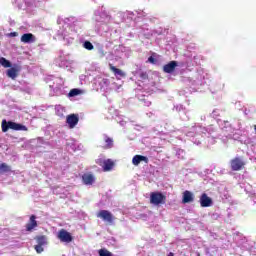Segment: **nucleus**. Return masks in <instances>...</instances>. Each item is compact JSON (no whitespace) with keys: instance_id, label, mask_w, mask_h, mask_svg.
Here are the masks:
<instances>
[{"instance_id":"nucleus-1","label":"nucleus","mask_w":256,"mask_h":256,"mask_svg":"<svg viewBox=\"0 0 256 256\" xmlns=\"http://www.w3.org/2000/svg\"><path fill=\"white\" fill-rule=\"evenodd\" d=\"M215 133H217V128L213 125H210L207 128L195 125L186 133V137H188L194 145H201L203 141H205V137L217 135Z\"/></svg>"},{"instance_id":"nucleus-2","label":"nucleus","mask_w":256,"mask_h":256,"mask_svg":"<svg viewBox=\"0 0 256 256\" xmlns=\"http://www.w3.org/2000/svg\"><path fill=\"white\" fill-rule=\"evenodd\" d=\"M131 57V49L123 45L114 47L107 55V61H119V59H129Z\"/></svg>"},{"instance_id":"nucleus-3","label":"nucleus","mask_w":256,"mask_h":256,"mask_svg":"<svg viewBox=\"0 0 256 256\" xmlns=\"http://www.w3.org/2000/svg\"><path fill=\"white\" fill-rule=\"evenodd\" d=\"M182 81L183 83H186V85H190L191 87H194V89H197V87H201V85L205 83V73L203 70H198L192 77H184Z\"/></svg>"},{"instance_id":"nucleus-4","label":"nucleus","mask_w":256,"mask_h":256,"mask_svg":"<svg viewBox=\"0 0 256 256\" xmlns=\"http://www.w3.org/2000/svg\"><path fill=\"white\" fill-rule=\"evenodd\" d=\"M9 129L13 131H27V126L19 123H15L13 121L3 120L2 121V131L3 133H7Z\"/></svg>"},{"instance_id":"nucleus-5","label":"nucleus","mask_w":256,"mask_h":256,"mask_svg":"<svg viewBox=\"0 0 256 256\" xmlns=\"http://www.w3.org/2000/svg\"><path fill=\"white\" fill-rule=\"evenodd\" d=\"M64 23L65 25H67V27H70V29H73V31H76V32H78L79 29L83 27V22H81V20L73 16L65 18Z\"/></svg>"},{"instance_id":"nucleus-6","label":"nucleus","mask_w":256,"mask_h":256,"mask_svg":"<svg viewBox=\"0 0 256 256\" xmlns=\"http://www.w3.org/2000/svg\"><path fill=\"white\" fill-rule=\"evenodd\" d=\"M63 85H65L63 78H54L53 84H50V89L53 90V95H62L63 94V90H62Z\"/></svg>"},{"instance_id":"nucleus-7","label":"nucleus","mask_w":256,"mask_h":256,"mask_svg":"<svg viewBox=\"0 0 256 256\" xmlns=\"http://www.w3.org/2000/svg\"><path fill=\"white\" fill-rule=\"evenodd\" d=\"M166 197L161 192H152L150 195V203L152 205H165Z\"/></svg>"},{"instance_id":"nucleus-8","label":"nucleus","mask_w":256,"mask_h":256,"mask_svg":"<svg viewBox=\"0 0 256 256\" xmlns=\"http://www.w3.org/2000/svg\"><path fill=\"white\" fill-rule=\"evenodd\" d=\"M97 217L99 219H103L106 223H109V225H113V221H115V216L109 210H101Z\"/></svg>"},{"instance_id":"nucleus-9","label":"nucleus","mask_w":256,"mask_h":256,"mask_svg":"<svg viewBox=\"0 0 256 256\" xmlns=\"http://www.w3.org/2000/svg\"><path fill=\"white\" fill-rule=\"evenodd\" d=\"M57 238L59 239V241H61V243H71V241H73V236H71V233H69L65 229H61L58 232Z\"/></svg>"},{"instance_id":"nucleus-10","label":"nucleus","mask_w":256,"mask_h":256,"mask_svg":"<svg viewBox=\"0 0 256 256\" xmlns=\"http://www.w3.org/2000/svg\"><path fill=\"white\" fill-rule=\"evenodd\" d=\"M174 111H177V113H179L180 119H182V121H189L190 117L189 115H187L189 111H187V109L182 104L175 105Z\"/></svg>"},{"instance_id":"nucleus-11","label":"nucleus","mask_w":256,"mask_h":256,"mask_svg":"<svg viewBox=\"0 0 256 256\" xmlns=\"http://www.w3.org/2000/svg\"><path fill=\"white\" fill-rule=\"evenodd\" d=\"M54 63L57 67H60L62 69L69 67V60L67 59V56L63 53H60L59 57L55 59Z\"/></svg>"},{"instance_id":"nucleus-12","label":"nucleus","mask_w":256,"mask_h":256,"mask_svg":"<svg viewBox=\"0 0 256 256\" xmlns=\"http://www.w3.org/2000/svg\"><path fill=\"white\" fill-rule=\"evenodd\" d=\"M66 123L68 124V127L70 129H75V127L77 126V123H79V115L77 114L68 115L66 118Z\"/></svg>"},{"instance_id":"nucleus-13","label":"nucleus","mask_w":256,"mask_h":256,"mask_svg":"<svg viewBox=\"0 0 256 256\" xmlns=\"http://www.w3.org/2000/svg\"><path fill=\"white\" fill-rule=\"evenodd\" d=\"M243 165H245V162H243V159L236 157L231 161V169L232 171H240L242 169Z\"/></svg>"},{"instance_id":"nucleus-14","label":"nucleus","mask_w":256,"mask_h":256,"mask_svg":"<svg viewBox=\"0 0 256 256\" xmlns=\"http://www.w3.org/2000/svg\"><path fill=\"white\" fill-rule=\"evenodd\" d=\"M200 205L201 207H211L213 205V199L207 196L206 193H203L200 197Z\"/></svg>"},{"instance_id":"nucleus-15","label":"nucleus","mask_w":256,"mask_h":256,"mask_svg":"<svg viewBox=\"0 0 256 256\" xmlns=\"http://www.w3.org/2000/svg\"><path fill=\"white\" fill-rule=\"evenodd\" d=\"M179 66V63L177 61H170L168 64L163 66L164 73H173L175 71V68Z\"/></svg>"},{"instance_id":"nucleus-16","label":"nucleus","mask_w":256,"mask_h":256,"mask_svg":"<svg viewBox=\"0 0 256 256\" xmlns=\"http://www.w3.org/2000/svg\"><path fill=\"white\" fill-rule=\"evenodd\" d=\"M194 200L195 196L193 195V192L189 190L184 191L182 203H193Z\"/></svg>"},{"instance_id":"nucleus-17","label":"nucleus","mask_w":256,"mask_h":256,"mask_svg":"<svg viewBox=\"0 0 256 256\" xmlns=\"http://www.w3.org/2000/svg\"><path fill=\"white\" fill-rule=\"evenodd\" d=\"M82 181L84 185H93V183H95V176L93 174L86 173L82 175Z\"/></svg>"},{"instance_id":"nucleus-18","label":"nucleus","mask_w":256,"mask_h":256,"mask_svg":"<svg viewBox=\"0 0 256 256\" xmlns=\"http://www.w3.org/2000/svg\"><path fill=\"white\" fill-rule=\"evenodd\" d=\"M141 35H143V37H145L146 39H151V37H153V35H155V30H151L149 28H147V26H143L141 28Z\"/></svg>"},{"instance_id":"nucleus-19","label":"nucleus","mask_w":256,"mask_h":256,"mask_svg":"<svg viewBox=\"0 0 256 256\" xmlns=\"http://www.w3.org/2000/svg\"><path fill=\"white\" fill-rule=\"evenodd\" d=\"M35 35L31 33H26L21 36V42L22 43H35Z\"/></svg>"},{"instance_id":"nucleus-20","label":"nucleus","mask_w":256,"mask_h":256,"mask_svg":"<svg viewBox=\"0 0 256 256\" xmlns=\"http://www.w3.org/2000/svg\"><path fill=\"white\" fill-rule=\"evenodd\" d=\"M96 49H97V53H98V56L100 57V59H103V58L107 59V56L109 55V52H107L105 50V47H103L102 44H98L96 46Z\"/></svg>"},{"instance_id":"nucleus-21","label":"nucleus","mask_w":256,"mask_h":256,"mask_svg":"<svg viewBox=\"0 0 256 256\" xmlns=\"http://www.w3.org/2000/svg\"><path fill=\"white\" fill-rule=\"evenodd\" d=\"M37 217L35 215H32L30 217V221L28 224H26V231H33L35 227H37Z\"/></svg>"},{"instance_id":"nucleus-22","label":"nucleus","mask_w":256,"mask_h":256,"mask_svg":"<svg viewBox=\"0 0 256 256\" xmlns=\"http://www.w3.org/2000/svg\"><path fill=\"white\" fill-rule=\"evenodd\" d=\"M96 83H98L100 89H107L109 87V79L98 77L96 78Z\"/></svg>"},{"instance_id":"nucleus-23","label":"nucleus","mask_w":256,"mask_h":256,"mask_svg":"<svg viewBox=\"0 0 256 256\" xmlns=\"http://www.w3.org/2000/svg\"><path fill=\"white\" fill-rule=\"evenodd\" d=\"M69 35L67 34V30H58V37H61V39H63V41H67L68 43H73V38L69 37L67 38Z\"/></svg>"},{"instance_id":"nucleus-24","label":"nucleus","mask_w":256,"mask_h":256,"mask_svg":"<svg viewBox=\"0 0 256 256\" xmlns=\"http://www.w3.org/2000/svg\"><path fill=\"white\" fill-rule=\"evenodd\" d=\"M135 77H137L138 79H140V81H147L148 79V75L147 72L143 71V70H138L135 71L134 73Z\"/></svg>"},{"instance_id":"nucleus-25","label":"nucleus","mask_w":256,"mask_h":256,"mask_svg":"<svg viewBox=\"0 0 256 256\" xmlns=\"http://www.w3.org/2000/svg\"><path fill=\"white\" fill-rule=\"evenodd\" d=\"M217 139V135H212V136H205L204 137V141L202 143H204V145H215V140Z\"/></svg>"},{"instance_id":"nucleus-26","label":"nucleus","mask_w":256,"mask_h":256,"mask_svg":"<svg viewBox=\"0 0 256 256\" xmlns=\"http://www.w3.org/2000/svg\"><path fill=\"white\" fill-rule=\"evenodd\" d=\"M141 161H145L147 162L148 161V158L145 157V156H141V155H135L132 159V163L133 165H139V163H141Z\"/></svg>"},{"instance_id":"nucleus-27","label":"nucleus","mask_w":256,"mask_h":256,"mask_svg":"<svg viewBox=\"0 0 256 256\" xmlns=\"http://www.w3.org/2000/svg\"><path fill=\"white\" fill-rule=\"evenodd\" d=\"M82 47L83 49H86V51H93V49H95V46H93V43H91L88 40H82Z\"/></svg>"},{"instance_id":"nucleus-28","label":"nucleus","mask_w":256,"mask_h":256,"mask_svg":"<svg viewBox=\"0 0 256 256\" xmlns=\"http://www.w3.org/2000/svg\"><path fill=\"white\" fill-rule=\"evenodd\" d=\"M113 165H114V163L112 162V160L108 159V160H105L104 166H102V168L105 171H111L113 169Z\"/></svg>"},{"instance_id":"nucleus-29","label":"nucleus","mask_w":256,"mask_h":256,"mask_svg":"<svg viewBox=\"0 0 256 256\" xmlns=\"http://www.w3.org/2000/svg\"><path fill=\"white\" fill-rule=\"evenodd\" d=\"M36 243H37V245L45 247V245H47V237H45V236H38L36 238Z\"/></svg>"},{"instance_id":"nucleus-30","label":"nucleus","mask_w":256,"mask_h":256,"mask_svg":"<svg viewBox=\"0 0 256 256\" xmlns=\"http://www.w3.org/2000/svg\"><path fill=\"white\" fill-rule=\"evenodd\" d=\"M55 112L58 117H65V108L63 106L58 105L55 107Z\"/></svg>"},{"instance_id":"nucleus-31","label":"nucleus","mask_w":256,"mask_h":256,"mask_svg":"<svg viewBox=\"0 0 256 256\" xmlns=\"http://www.w3.org/2000/svg\"><path fill=\"white\" fill-rule=\"evenodd\" d=\"M6 75L10 77V79H15L17 77V69L15 68L8 69Z\"/></svg>"},{"instance_id":"nucleus-32","label":"nucleus","mask_w":256,"mask_h":256,"mask_svg":"<svg viewBox=\"0 0 256 256\" xmlns=\"http://www.w3.org/2000/svg\"><path fill=\"white\" fill-rule=\"evenodd\" d=\"M115 121H116L121 127H125V125H127V120H125V118H123L122 116H116V117H115Z\"/></svg>"},{"instance_id":"nucleus-33","label":"nucleus","mask_w":256,"mask_h":256,"mask_svg":"<svg viewBox=\"0 0 256 256\" xmlns=\"http://www.w3.org/2000/svg\"><path fill=\"white\" fill-rule=\"evenodd\" d=\"M111 70L113 71L114 75H116L118 77H124L125 76L123 71L121 69L116 68L115 66H111Z\"/></svg>"},{"instance_id":"nucleus-34","label":"nucleus","mask_w":256,"mask_h":256,"mask_svg":"<svg viewBox=\"0 0 256 256\" xmlns=\"http://www.w3.org/2000/svg\"><path fill=\"white\" fill-rule=\"evenodd\" d=\"M0 65H2V67L9 68V67H11V62L9 60H7L6 58L1 57Z\"/></svg>"},{"instance_id":"nucleus-35","label":"nucleus","mask_w":256,"mask_h":256,"mask_svg":"<svg viewBox=\"0 0 256 256\" xmlns=\"http://www.w3.org/2000/svg\"><path fill=\"white\" fill-rule=\"evenodd\" d=\"M9 171H11V168L9 166H7V164H5V163L0 164V174L1 173H9Z\"/></svg>"},{"instance_id":"nucleus-36","label":"nucleus","mask_w":256,"mask_h":256,"mask_svg":"<svg viewBox=\"0 0 256 256\" xmlns=\"http://www.w3.org/2000/svg\"><path fill=\"white\" fill-rule=\"evenodd\" d=\"M80 94H81V90L74 88V89L70 90L68 95H69V97H77V95H80Z\"/></svg>"},{"instance_id":"nucleus-37","label":"nucleus","mask_w":256,"mask_h":256,"mask_svg":"<svg viewBox=\"0 0 256 256\" xmlns=\"http://www.w3.org/2000/svg\"><path fill=\"white\" fill-rule=\"evenodd\" d=\"M176 157H178V159H185V150L177 149L176 150Z\"/></svg>"},{"instance_id":"nucleus-38","label":"nucleus","mask_w":256,"mask_h":256,"mask_svg":"<svg viewBox=\"0 0 256 256\" xmlns=\"http://www.w3.org/2000/svg\"><path fill=\"white\" fill-rule=\"evenodd\" d=\"M43 145H49V142L45 141L42 137L37 138V147H43Z\"/></svg>"},{"instance_id":"nucleus-39","label":"nucleus","mask_w":256,"mask_h":256,"mask_svg":"<svg viewBox=\"0 0 256 256\" xmlns=\"http://www.w3.org/2000/svg\"><path fill=\"white\" fill-rule=\"evenodd\" d=\"M99 256H113V254L109 252L107 249H100Z\"/></svg>"},{"instance_id":"nucleus-40","label":"nucleus","mask_w":256,"mask_h":256,"mask_svg":"<svg viewBox=\"0 0 256 256\" xmlns=\"http://www.w3.org/2000/svg\"><path fill=\"white\" fill-rule=\"evenodd\" d=\"M24 2L27 7H35L37 0H24Z\"/></svg>"},{"instance_id":"nucleus-41","label":"nucleus","mask_w":256,"mask_h":256,"mask_svg":"<svg viewBox=\"0 0 256 256\" xmlns=\"http://www.w3.org/2000/svg\"><path fill=\"white\" fill-rule=\"evenodd\" d=\"M105 143L107 144L108 149H111L113 147V139L105 136Z\"/></svg>"},{"instance_id":"nucleus-42","label":"nucleus","mask_w":256,"mask_h":256,"mask_svg":"<svg viewBox=\"0 0 256 256\" xmlns=\"http://www.w3.org/2000/svg\"><path fill=\"white\" fill-rule=\"evenodd\" d=\"M34 249L37 253H43V251H44L43 246H41L39 244L35 245Z\"/></svg>"},{"instance_id":"nucleus-43","label":"nucleus","mask_w":256,"mask_h":256,"mask_svg":"<svg viewBox=\"0 0 256 256\" xmlns=\"http://www.w3.org/2000/svg\"><path fill=\"white\" fill-rule=\"evenodd\" d=\"M219 115H220L219 109L213 110V112H212V117H213L214 119H217V117H219Z\"/></svg>"},{"instance_id":"nucleus-44","label":"nucleus","mask_w":256,"mask_h":256,"mask_svg":"<svg viewBox=\"0 0 256 256\" xmlns=\"http://www.w3.org/2000/svg\"><path fill=\"white\" fill-rule=\"evenodd\" d=\"M105 159L100 158L96 160L97 165H100V167H103L105 165Z\"/></svg>"},{"instance_id":"nucleus-45","label":"nucleus","mask_w":256,"mask_h":256,"mask_svg":"<svg viewBox=\"0 0 256 256\" xmlns=\"http://www.w3.org/2000/svg\"><path fill=\"white\" fill-rule=\"evenodd\" d=\"M140 101H143L146 107L151 105V101H149L147 98H141Z\"/></svg>"},{"instance_id":"nucleus-46","label":"nucleus","mask_w":256,"mask_h":256,"mask_svg":"<svg viewBox=\"0 0 256 256\" xmlns=\"http://www.w3.org/2000/svg\"><path fill=\"white\" fill-rule=\"evenodd\" d=\"M136 15H138V17H147V14L145 12H143L142 10L140 11H135Z\"/></svg>"},{"instance_id":"nucleus-47","label":"nucleus","mask_w":256,"mask_h":256,"mask_svg":"<svg viewBox=\"0 0 256 256\" xmlns=\"http://www.w3.org/2000/svg\"><path fill=\"white\" fill-rule=\"evenodd\" d=\"M136 15H138V17H147V14L145 12H143L142 10L140 11H135Z\"/></svg>"},{"instance_id":"nucleus-48","label":"nucleus","mask_w":256,"mask_h":256,"mask_svg":"<svg viewBox=\"0 0 256 256\" xmlns=\"http://www.w3.org/2000/svg\"><path fill=\"white\" fill-rule=\"evenodd\" d=\"M148 62H149V63H152V65H155V64L157 63V60L155 59V57L150 56V57L148 58Z\"/></svg>"},{"instance_id":"nucleus-49","label":"nucleus","mask_w":256,"mask_h":256,"mask_svg":"<svg viewBox=\"0 0 256 256\" xmlns=\"http://www.w3.org/2000/svg\"><path fill=\"white\" fill-rule=\"evenodd\" d=\"M72 151H77V144L75 142H72L70 145Z\"/></svg>"},{"instance_id":"nucleus-50","label":"nucleus","mask_w":256,"mask_h":256,"mask_svg":"<svg viewBox=\"0 0 256 256\" xmlns=\"http://www.w3.org/2000/svg\"><path fill=\"white\" fill-rule=\"evenodd\" d=\"M223 131H228L229 133H232V132H233V128L229 127V128L227 129V126H225V127L223 128Z\"/></svg>"},{"instance_id":"nucleus-51","label":"nucleus","mask_w":256,"mask_h":256,"mask_svg":"<svg viewBox=\"0 0 256 256\" xmlns=\"http://www.w3.org/2000/svg\"><path fill=\"white\" fill-rule=\"evenodd\" d=\"M128 15H129L130 19H133V16L135 15V12H128Z\"/></svg>"},{"instance_id":"nucleus-52","label":"nucleus","mask_w":256,"mask_h":256,"mask_svg":"<svg viewBox=\"0 0 256 256\" xmlns=\"http://www.w3.org/2000/svg\"><path fill=\"white\" fill-rule=\"evenodd\" d=\"M96 21H98V23H105V20L97 18V17H96Z\"/></svg>"},{"instance_id":"nucleus-53","label":"nucleus","mask_w":256,"mask_h":256,"mask_svg":"<svg viewBox=\"0 0 256 256\" xmlns=\"http://www.w3.org/2000/svg\"><path fill=\"white\" fill-rule=\"evenodd\" d=\"M111 45H113V42H107V44H106V49L109 48V47H111Z\"/></svg>"},{"instance_id":"nucleus-54","label":"nucleus","mask_w":256,"mask_h":256,"mask_svg":"<svg viewBox=\"0 0 256 256\" xmlns=\"http://www.w3.org/2000/svg\"><path fill=\"white\" fill-rule=\"evenodd\" d=\"M168 256H175V255L173 254V252H170V253L168 254Z\"/></svg>"},{"instance_id":"nucleus-55","label":"nucleus","mask_w":256,"mask_h":256,"mask_svg":"<svg viewBox=\"0 0 256 256\" xmlns=\"http://www.w3.org/2000/svg\"><path fill=\"white\" fill-rule=\"evenodd\" d=\"M224 123H225V125H226V126H228V125H229V122H224Z\"/></svg>"},{"instance_id":"nucleus-56","label":"nucleus","mask_w":256,"mask_h":256,"mask_svg":"<svg viewBox=\"0 0 256 256\" xmlns=\"http://www.w3.org/2000/svg\"><path fill=\"white\" fill-rule=\"evenodd\" d=\"M85 76H81L80 79H84Z\"/></svg>"}]
</instances>
